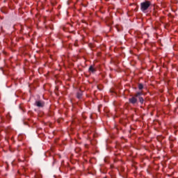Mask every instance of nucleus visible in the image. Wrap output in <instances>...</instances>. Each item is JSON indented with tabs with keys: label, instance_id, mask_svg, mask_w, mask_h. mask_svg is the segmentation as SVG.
Wrapping results in <instances>:
<instances>
[{
	"label": "nucleus",
	"instance_id": "6e6552de",
	"mask_svg": "<svg viewBox=\"0 0 178 178\" xmlns=\"http://www.w3.org/2000/svg\"><path fill=\"white\" fill-rule=\"evenodd\" d=\"M78 97V98H80L81 97V96H77Z\"/></svg>",
	"mask_w": 178,
	"mask_h": 178
},
{
	"label": "nucleus",
	"instance_id": "39448f33",
	"mask_svg": "<svg viewBox=\"0 0 178 178\" xmlns=\"http://www.w3.org/2000/svg\"><path fill=\"white\" fill-rule=\"evenodd\" d=\"M138 88L139 90H143V88H144V86H143V83H140L138 85Z\"/></svg>",
	"mask_w": 178,
	"mask_h": 178
},
{
	"label": "nucleus",
	"instance_id": "0eeeda50",
	"mask_svg": "<svg viewBox=\"0 0 178 178\" xmlns=\"http://www.w3.org/2000/svg\"><path fill=\"white\" fill-rule=\"evenodd\" d=\"M140 95H143V92H138L136 93V95H135V97H140Z\"/></svg>",
	"mask_w": 178,
	"mask_h": 178
},
{
	"label": "nucleus",
	"instance_id": "423d86ee",
	"mask_svg": "<svg viewBox=\"0 0 178 178\" xmlns=\"http://www.w3.org/2000/svg\"><path fill=\"white\" fill-rule=\"evenodd\" d=\"M139 101H140V104H144V99L143 97H140Z\"/></svg>",
	"mask_w": 178,
	"mask_h": 178
},
{
	"label": "nucleus",
	"instance_id": "20e7f679",
	"mask_svg": "<svg viewBox=\"0 0 178 178\" xmlns=\"http://www.w3.org/2000/svg\"><path fill=\"white\" fill-rule=\"evenodd\" d=\"M89 72H92V73H94L95 72V70L94 69V67L90 66L89 67Z\"/></svg>",
	"mask_w": 178,
	"mask_h": 178
},
{
	"label": "nucleus",
	"instance_id": "7ed1b4c3",
	"mask_svg": "<svg viewBox=\"0 0 178 178\" xmlns=\"http://www.w3.org/2000/svg\"><path fill=\"white\" fill-rule=\"evenodd\" d=\"M36 106H44V103L38 101L35 102Z\"/></svg>",
	"mask_w": 178,
	"mask_h": 178
},
{
	"label": "nucleus",
	"instance_id": "f257e3e1",
	"mask_svg": "<svg viewBox=\"0 0 178 178\" xmlns=\"http://www.w3.org/2000/svg\"><path fill=\"white\" fill-rule=\"evenodd\" d=\"M149 6H151V2L149 1H146L140 3V9L142 12H145V10H147Z\"/></svg>",
	"mask_w": 178,
	"mask_h": 178
},
{
	"label": "nucleus",
	"instance_id": "f03ea898",
	"mask_svg": "<svg viewBox=\"0 0 178 178\" xmlns=\"http://www.w3.org/2000/svg\"><path fill=\"white\" fill-rule=\"evenodd\" d=\"M129 101L131 102V104H136V102H137V98H136V97H133L130 98Z\"/></svg>",
	"mask_w": 178,
	"mask_h": 178
}]
</instances>
